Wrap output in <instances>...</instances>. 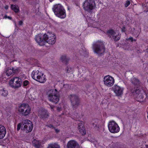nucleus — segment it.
Here are the masks:
<instances>
[{"label":"nucleus","mask_w":148,"mask_h":148,"mask_svg":"<svg viewBox=\"0 0 148 148\" xmlns=\"http://www.w3.org/2000/svg\"><path fill=\"white\" fill-rule=\"evenodd\" d=\"M48 148H60V146L58 145L54 144H51L50 145Z\"/></svg>","instance_id":"nucleus-26"},{"label":"nucleus","mask_w":148,"mask_h":148,"mask_svg":"<svg viewBox=\"0 0 148 148\" xmlns=\"http://www.w3.org/2000/svg\"><path fill=\"white\" fill-rule=\"evenodd\" d=\"M22 82L21 79L18 77H15L12 78L10 81L9 84L13 88H18L21 86Z\"/></svg>","instance_id":"nucleus-10"},{"label":"nucleus","mask_w":148,"mask_h":148,"mask_svg":"<svg viewBox=\"0 0 148 148\" xmlns=\"http://www.w3.org/2000/svg\"><path fill=\"white\" fill-rule=\"evenodd\" d=\"M22 123L24 125V130L27 133L30 132L33 128V124L32 122L28 119L23 120Z\"/></svg>","instance_id":"nucleus-12"},{"label":"nucleus","mask_w":148,"mask_h":148,"mask_svg":"<svg viewBox=\"0 0 148 148\" xmlns=\"http://www.w3.org/2000/svg\"><path fill=\"white\" fill-rule=\"evenodd\" d=\"M43 38L45 40V42H47L49 45H53L56 41L55 35L51 32H48L43 35Z\"/></svg>","instance_id":"nucleus-6"},{"label":"nucleus","mask_w":148,"mask_h":148,"mask_svg":"<svg viewBox=\"0 0 148 148\" xmlns=\"http://www.w3.org/2000/svg\"><path fill=\"white\" fill-rule=\"evenodd\" d=\"M5 18H8L9 19H10V20H11L12 19V18L11 17H10L9 16H7L6 15H5Z\"/></svg>","instance_id":"nucleus-35"},{"label":"nucleus","mask_w":148,"mask_h":148,"mask_svg":"<svg viewBox=\"0 0 148 148\" xmlns=\"http://www.w3.org/2000/svg\"><path fill=\"white\" fill-rule=\"evenodd\" d=\"M60 60L63 63L66 64L68 62L69 59L65 55H63L60 57Z\"/></svg>","instance_id":"nucleus-21"},{"label":"nucleus","mask_w":148,"mask_h":148,"mask_svg":"<svg viewBox=\"0 0 148 148\" xmlns=\"http://www.w3.org/2000/svg\"><path fill=\"white\" fill-rule=\"evenodd\" d=\"M4 106V108H7V107L6 106Z\"/></svg>","instance_id":"nucleus-45"},{"label":"nucleus","mask_w":148,"mask_h":148,"mask_svg":"<svg viewBox=\"0 0 148 148\" xmlns=\"http://www.w3.org/2000/svg\"><path fill=\"white\" fill-rule=\"evenodd\" d=\"M108 128L109 131L112 133L118 132L120 130V128L118 124L114 121H110L108 124Z\"/></svg>","instance_id":"nucleus-11"},{"label":"nucleus","mask_w":148,"mask_h":148,"mask_svg":"<svg viewBox=\"0 0 148 148\" xmlns=\"http://www.w3.org/2000/svg\"><path fill=\"white\" fill-rule=\"evenodd\" d=\"M78 130L82 135H84L86 134V132L85 128L80 129Z\"/></svg>","instance_id":"nucleus-27"},{"label":"nucleus","mask_w":148,"mask_h":148,"mask_svg":"<svg viewBox=\"0 0 148 148\" xmlns=\"http://www.w3.org/2000/svg\"><path fill=\"white\" fill-rule=\"evenodd\" d=\"M145 147L146 148H148V145H145Z\"/></svg>","instance_id":"nucleus-42"},{"label":"nucleus","mask_w":148,"mask_h":148,"mask_svg":"<svg viewBox=\"0 0 148 148\" xmlns=\"http://www.w3.org/2000/svg\"><path fill=\"white\" fill-rule=\"evenodd\" d=\"M49 99L55 103H57L59 100V95L57 90L51 89L49 90L47 92Z\"/></svg>","instance_id":"nucleus-1"},{"label":"nucleus","mask_w":148,"mask_h":148,"mask_svg":"<svg viewBox=\"0 0 148 148\" xmlns=\"http://www.w3.org/2000/svg\"><path fill=\"white\" fill-rule=\"evenodd\" d=\"M0 94L2 96H6L8 94V91L4 88H1L0 89Z\"/></svg>","instance_id":"nucleus-22"},{"label":"nucleus","mask_w":148,"mask_h":148,"mask_svg":"<svg viewBox=\"0 0 148 148\" xmlns=\"http://www.w3.org/2000/svg\"><path fill=\"white\" fill-rule=\"evenodd\" d=\"M38 116L41 118L45 119L48 118L49 115L46 110H41L39 111Z\"/></svg>","instance_id":"nucleus-17"},{"label":"nucleus","mask_w":148,"mask_h":148,"mask_svg":"<svg viewBox=\"0 0 148 148\" xmlns=\"http://www.w3.org/2000/svg\"><path fill=\"white\" fill-rule=\"evenodd\" d=\"M126 40H130L131 42H133L134 40L135 41H136V40H134L132 37H130L128 38H127Z\"/></svg>","instance_id":"nucleus-34"},{"label":"nucleus","mask_w":148,"mask_h":148,"mask_svg":"<svg viewBox=\"0 0 148 148\" xmlns=\"http://www.w3.org/2000/svg\"><path fill=\"white\" fill-rule=\"evenodd\" d=\"M125 28L124 27H123L122 29V31L123 32H125Z\"/></svg>","instance_id":"nucleus-40"},{"label":"nucleus","mask_w":148,"mask_h":148,"mask_svg":"<svg viewBox=\"0 0 148 148\" xmlns=\"http://www.w3.org/2000/svg\"><path fill=\"white\" fill-rule=\"evenodd\" d=\"M71 104L73 108L76 109L80 104V99L79 97L75 94L71 95L69 96Z\"/></svg>","instance_id":"nucleus-9"},{"label":"nucleus","mask_w":148,"mask_h":148,"mask_svg":"<svg viewBox=\"0 0 148 148\" xmlns=\"http://www.w3.org/2000/svg\"><path fill=\"white\" fill-rule=\"evenodd\" d=\"M85 128L84 127L83 123L82 121H81L78 124V130L81 128Z\"/></svg>","instance_id":"nucleus-28"},{"label":"nucleus","mask_w":148,"mask_h":148,"mask_svg":"<svg viewBox=\"0 0 148 148\" xmlns=\"http://www.w3.org/2000/svg\"><path fill=\"white\" fill-rule=\"evenodd\" d=\"M17 70H15L14 68H12V69L9 68H7L5 71V72L6 73L7 75L9 76L12 74L15 73Z\"/></svg>","instance_id":"nucleus-18"},{"label":"nucleus","mask_w":148,"mask_h":148,"mask_svg":"<svg viewBox=\"0 0 148 148\" xmlns=\"http://www.w3.org/2000/svg\"><path fill=\"white\" fill-rule=\"evenodd\" d=\"M92 124L94 128L97 130L99 129L101 127V125L99 124L98 121H95L92 123Z\"/></svg>","instance_id":"nucleus-23"},{"label":"nucleus","mask_w":148,"mask_h":148,"mask_svg":"<svg viewBox=\"0 0 148 148\" xmlns=\"http://www.w3.org/2000/svg\"><path fill=\"white\" fill-rule=\"evenodd\" d=\"M11 7L15 12L17 13L19 11L18 8V7L16 5H13L12 4H11Z\"/></svg>","instance_id":"nucleus-25"},{"label":"nucleus","mask_w":148,"mask_h":148,"mask_svg":"<svg viewBox=\"0 0 148 148\" xmlns=\"http://www.w3.org/2000/svg\"><path fill=\"white\" fill-rule=\"evenodd\" d=\"M92 49L95 52L98 54H102L105 51V48L103 42L98 41L92 45Z\"/></svg>","instance_id":"nucleus-3"},{"label":"nucleus","mask_w":148,"mask_h":148,"mask_svg":"<svg viewBox=\"0 0 148 148\" xmlns=\"http://www.w3.org/2000/svg\"><path fill=\"white\" fill-rule=\"evenodd\" d=\"M21 125H22V124L21 123H19L17 125V130L18 131L20 129L21 126Z\"/></svg>","instance_id":"nucleus-33"},{"label":"nucleus","mask_w":148,"mask_h":148,"mask_svg":"<svg viewBox=\"0 0 148 148\" xmlns=\"http://www.w3.org/2000/svg\"><path fill=\"white\" fill-rule=\"evenodd\" d=\"M43 35L38 34L35 37V40L40 46L44 45L45 44V40L43 38Z\"/></svg>","instance_id":"nucleus-16"},{"label":"nucleus","mask_w":148,"mask_h":148,"mask_svg":"<svg viewBox=\"0 0 148 148\" xmlns=\"http://www.w3.org/2000/svg\"><path fill=\"white\" fill-rule=\"evenodd\" d=\"M57 110L58 111H60L62 109L61 107H57Z\"/></svg>","instance_id":"nucleus-36"},{"label":"nucleus","mask_w":148,"mask_h":148,"mask_svg":"<svg viewBox=\"0 0 148 148\" xmlns=\"http://www.w3.org/2000/svg\"><path fill=\"white\" fill-rule=\"evenodd\" d=\"M141 148H143L142 147H141Z\"/></svg>","instance_id":"nucleus-46"},{"label":"nucleus","mask_w":148,"mask_h":148,"mask_svg":"<svg viewBox=\"0 0 148 148\" xmlns=\"http://www.w3.org/2000/svg\"><path fill=\"white\" fill-rule=\"evenodd\" d=\"M103 82L104 84L108 87L112 86L114 82V78L108 75L105 76L103 78Z\"/></svg>","instance_id":"nucleus-13"},{"label":"nucleus","mask_w":148,"mask_h":148,"mask_svg":"<svg viewBox=\"0 0 148 148\" xmlns=\"http://www.w3.org/2000/svg\"><path fill=\"white\" fill-rule=\"evenodd\" d=\"M53 9L55 14L57 16L61 18H64L66 16L65 11L60 4L55 5Z\"/></svg>","instance_id":"nucleus-2"},{"label":"nucleus","mask_w":148,"mask_h":148,"mask_svg":"<svg viewBox=\"0 0 148 148\" xmlns=\"http://www.w3.org/2000/svg\"><path fill=\"white\" fill-rule=\"evenodd\" d=\"M23 23V22L22 21H20L19 22L18 24L19 25H22Z\"/></svg>","instance_id":"nucleus-38"},{"label":"nucleus","mask_w":148,"mask_h":148,"mask_svg":"<svg viewBox=\"0 0 148 148\" xmlns=\"http://www.w3.org/2000/svg\"><path fill=\"white\" fill-rule=\"evenodd\" d=\"M95 7L94 0H85L83 5L84 9L88 12H90Z\"/></svg>","instance_id":"nucleus-7"},{"label":"nucleus","mask_w":148,"mask_h":148,"mask_svg":"<svg viewBox=\"0 0 148 148\" xmlns=\"http://www.w3.org/2000/svg\"><path fill=\"white\" fill-rule=\"evenodd\" d=\"M12 0L13 1H17L18 0Z\"/></svg>","instance_id":"nucleus-44"},{"label":"nucleus","mask_w":148,"mask_h":148,"mask_svg":"<svg viewBox=\"0 0 148 148\" xmlns=\"http://www.w3.org/2000/svg\"><path fill=\"white\" fill-rule=\"evenodd\" d=\"M132 83L133 84L137 85L139 84V82L138 79L134 78L132 80Z\"/></svg>","instance_id":"nucleus-30"},{"label":"nucleus","mask_w":148,"mask_h":148,"mask_svg":"<svg viewBox=\"0 0 148 148\" xmlns=\"http://www.w3.org/2000/svg\"><path fill=\"white\" fill-rule=\"evenodd\" d=\"M113 90L116 96H121L123 94V88L117 85H114L113 87Z\"/></svg>","instance_id":"nucleus-14"},{"label":"nucleus","mask_w":148,"mask_h":148,"mask_svg":"<svg viewBox=\"0 0 148 148\" xmlns=\"http://www.w3.org/2000/svg\"><path fill=\"white\" fill-rule=\"evenodd\" d=\"M67 148H80L78 143L74 140L69 141L67 144Z\"/></svg>","instance_id":"nucleus-15"},{"label":"nucleus","mask_w":148,"mask_h":148,"mask_svg":"<svg viewBox=\"0 0 148 148\" xmlns=\"http://www.w3.org/2000/svg\"><path fill=\"white\" fill-rule=\"evenodd\" d=\"M66 72L68 73H69V72H70V71L69 70V69H67V70H66Z\"/></svg>","instance_id":"nucleus-41"},{"label":"nucleus","mask_w":148,"mask_h":148,"mask_svg":"<svg viewBox=\"0 0 148 148\" xmlns=\"http://www.w3.org/2000/svg\"><path fill=\"white\" fill-rule=\"evenodd\" d=\"M31 76L33 79L40 83H44L46 81V79L44 74L38 70L33 71Z\"/></svg>","instance_id":"nucleus-4"},{"label":"nucleus","mask_w":148,"mask_h":148,"mask_svg":"<svg viewBox=\"0 0 148 148\" xmlns=\"http://www.w3.org/2000/svg\"><path fill=\"white\" fill-rule=\"evenodd\" d=\"M120 36L119 34H116L113 37V39L114 41H117L119 40L120 39Z\"/></svg>","instance_id":"nucleus-29"},{"label":"nucleus","mask_w":148,"mask_h":148,"mask_svg":"<svg viewBox=\"0 0 148 148\" xmlns=\"http://www.w3.org/2000/svg\"><path fill=\"white\" fill-rule=\"evenodd\" d=\"M134 97L137 101L143 102L145 100V93L143 90L136 88L133 92Z\"/></svg>","instance_id":"nucleus-5"},{"label":"nucleus","mask_w":148,"mask_h":148,"mask_svg":"<svg viewBox=\"0 0 148 148\" xmlns=\"http://www.w3.org/2000/svg\"><path fill=\"white\" fill-rule=\"evenodd\" d=\"M18 111L23 115L26 116L30 113L31 109L28 104L23 103L19 106Z\"/></svg>","instance_id":"nucleus-8"},{"label":"nucleus","mask_w":148,"mask_h":148,"mask_svg":"<svg viewBox=\"0 0 148 148\" xmlns=\"http://www.w3.org/2000/svg\"><path fill=\"white\" fill-rule=\"evenodd\" d=\"M107 34L108 36H110L111 37V36H112L113 37H114L115 34L116 33L114 31L112 30H110L108 31L107 32Z\"/></svg>","instance_id":"nucleus-24"},{"label":"nucleus","mask_w":148,"mask_h":148,"mask_svg":"<svg viewBox=\"0 0 148 148\" xmlns=\"http://www.w3.org/2000/svg\"><path fill=\"white\" fill-rule=\"evenodd\" d=\"M29 84V82L27 80H25L23 82V86H26Z\"/></svg>","instance_id":"nucleus-32"},{"label":"nucleus","mask_w":148,"mask_h":148,"mask_svg":"<svg viewBox=\"0 0 148 148\" xmlns=\"http://www.w3.org/2000/svg\"><path fill=\"white\" fill-rule=\"evenodd\" d=\"M56 132H58L59 131V130H57V129H56Z\"/></svg>","instance_id":"nucleus-43"},{"label":"nucleus","mask_w":148,"mask_h":148,"mask_svg":"<svg viewBox=\"0 0 148 148\" xmlns=\"http://www.w3.org/2000/svg\"><path fill=\"white\" fill-rule=\"evenodd\" d=\"M130 4V2L129 1H126V3L125 4V7H127Z\"/></svg>","instance_id":"nucleus-31"},{"label":"nucleus","mask_w":148,"mask_h":148,"mask_svg":"<svg viewBox=\"0 0 148 148\" xmlns=\"http://www.w3.org/2000/svg\"><path fill=\"white\" fill-rule=\"evenodd\" d=\"M5 9L7 10L8 8V5H6L5 6Z\"/></svg>","instance_id":"nucleus-39"},{"label":"nucleus","mask_w":148,"mask_h":148,"mask_svg":"<svg viewBox=\"0 0 148 148\" xmlns=\"http://www.w3.org/2000/svg\"><path fill=\"white\" fill-rule=\"evenodd\" d=\"M50 108L51 109V110L52 111H53V108H54V106H50Z\"/></svg>","instance_id":"nucleus-37"},{"label":"nucleus","mask_w":148,"mask_h":148,"mask_svg":"<svg viewBox=\"0 0 148 148\" xmlns=\"http://www.w3.org/2000/svg\"><path fill=\"white\" fill-rule=\"evenodd\" d=\"M6 133L5 127L3 126L0 125V139L3 138Z\"/></svg>","instance_id":"nucleus-19"},{"label":"nucleus","mask_w":148,"mask_h":148,"mask_svg":"<svg viewBox=\"0 0 148 148\" xmlns=\"http://www.w3.org/2000/svg\"><path fill=\"white\" fill-rule=\"evenodd\" d=\"M32 144L36 148H41V143L36 140L34 139L32 141Z\"/></svg>","instance_id":"nucleus-20"}]
</instances>
